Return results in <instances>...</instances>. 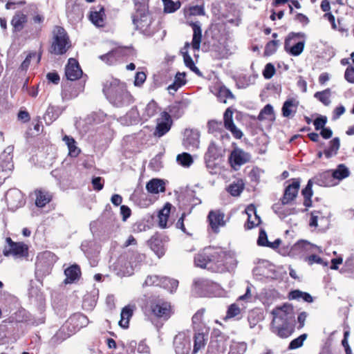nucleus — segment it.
Instances as JSON below:
<instances>
[{"label":"nucleus","mask_w":354,"mask_h":354,"mask_svg":"<svg viewBox=\"0 0 354 354\" xmlns=\"http://www.w3.org/2000/svg\"><path fill=\"white\" fill-rule=\"evenodd\" d=\"M212 257H209L207 270L216 273H224L234 270L236 266L234 255L219 247H211Z\"/></svg>","instance_id":"obj_1"},{"label":"nucleus","mask_w":354,"mask_h":354,"mask_svg":"<svg viewBox=\"0 0 354 354\" xmlns=\"http://www.w3.org/2000/svg\"><path fill=\"white\" fill-rule=\"evenodd\" d=\"M134 3L136 12L132 17L133 24L142 34L151 35L155 30L153 26V19L149 12L148 1L142 0L135 1Z\"/></svg>","instance_id":"obj_2"},{"label":"nucleus","mask_w":354,"mask_h":354,"mask_svg":"<svg viewBox=\"0 0 354 354\" xmlns=\"http://www.w3.org/2000/svg\"><path fill=\"white\" fill-rule=\"evenodd\" d=\"M103 93L107 100L116 106H122L126 99L131 96L125 83L118 79L106 81L104 84Z\"/></svg>","instance_id":"obj_3"},{"label":"nucleus","mask_w":354,"mask_h":354,"mask_svg":"<svg viewBox=\"0 0 354 354\" xmlns=\"http://www.w3.org/2000/svg\"><path fill=\"white\" fill-rule=\"evenodd\" d=\"M146 306L155 318L168 320L173 314L171 303L160 295H151L147 299Z\"/></svg>","instance_id":"obj_4"},{"label":"nucleus","mask_w":354,"mask_h":354,"mask_svg":"<svg viewBox=\"0 0 354 354\" xmlns=\"http://www.w3.org/2000/svg\"><path fill=\"white\" fill-rule=\"evenodd\" d=\"M89 320L88 317L81 313L72 315L66 322L61 326L57 333V337L66 339L80 329L86 326Z\"/></svg>","instance_id":"obj_5"},{"label":"nucleus","mask_w":354,"mask_h":354,"mask_svg":"<svg viewBox=\"0 0 354 354\" xmlns=\"http://www.w3.org/2000/svg\"><path fill=\"white\" fill-rule=\"evenodd\" d=\"M69 46V39L66 32L62 27L56 26L53 30L50 52L56 55H62L67 51Z\"/></svg>","instance_id":"obj_6"},{"label":"nucleus","mask_w":354,"mask_h":354,"mask_svg":"<svg viewBox=\"0 0 354 354\" xmlns=\"http://www.w3.org/2000/svg\"><path fill=\"white\" fill-rule=\"evenodd\" d=\"M6 245L3 249L5 257L24 258L28 256V246L24 242H15L10 237L6 239Z\"/></svg>","instance_id":"obj_7"},{"label":"nucleus","mask_w":354,"mask_h":354,"mask_svg":"<svg viewBox=\"0 0 354 354\" xmlns=\"http://www.w3.org/2000/svg\"><path fill=\"white\" fill-rule=\"evenodd\" d=\"M88 76L85 75L83 80L76 82H66L62 86L61 95L64 100H71L83 93Z\"/></svg>","instance_id":"obj_8"},{"label":"nucleus","mask_w":354,"mask_h":354,"mask_svg":"<svg viewBox=\"0 0 354 354\" xmlns=\"http://www.w3.org/2000/svg\"><path fill=\"white\" fill-rule=\"evenodd\" d=\"M274 315L272 322L279 320L281 322H295L294 307L286 303L283 306L276 307L272 312Z\"/></svg>","instance_id":"obj_9"},{"label":"nucleus","mask_w":354,"mask_h":354,"mask_svg":"<svg viewBox=\"0 0 354 354\" xmlns=\"http://www.w3.org/2000/svg\"><path fill=\"white\" fill-rule=\"evenodd\" d=\"M225 214L220 209L210 210L207 217L209 227L211 230L218 234L220 231V227L225 225Z\"/></svg>","instance_id":"obj_10"},{"label":"nucleus","mask_w":354,"mask_h":354,"mask_svg":"<svg viewBox=\"0 0 354 354\" xmlns=\"http://www.w3.org/2000/svg\"><path fill=\"white\" fill-rule=\"evenodd\" d=\"M295 322H272V332L281 338H288L295 332Z\"/></svg>","instance_id":"obj_11"},{"label":"nucleus","mask_w":354,"mask_h":354,"mask_svg":"<svg viewBox=\"0 0 354 354\" xmlns=\"http://www.w3.org/2000/svg\"><path fill=\"white\" fill-rule=\"evenodd\" d=\"M300 183L299 178L292 179V183L285 188L283 196L280 199L281 205H288L295 201L298 194Z\"/></svg>","instance_id":"obj_12"},{"label":"nucleus","mask_w":354,"mask_h":354,"mask_svg":"<svg viewBox=\"0 0 354 354\" xmlns=\"http://www.w3.org/2000/svg\"><path fill=\"white\" fill-rule=\"evenodd\" d=\"M223 125L236 139H241L243 137L242 131L238 129L233 122V111L230 107L227 108L224 112Z\"/></svg>","instance_id":"obj_13"},{"label":"nucleus","mask_w":354,"mask_h":354,"mask_svg":"<svg viewBox=\"0 0 354 354\" xmlns=\"http://www.w3.org/2000/svg\"><path fill=\"white\" fill-rule=\"evenodd\" d=\"M58 260L57 256L51 251L45 250L38 254L36 265L40 267L49 268L53 266Z\"/></svg>","instance_id":"obj_14"},{"label":"nucleus","mask_w":354,"mask_h":354,"mask_svg":"<svg viewBox=\"0 0 354 354\" xmlns=\"http://www.w3.org/2000/svg\"><path fill=\"white\" fill-rule=\"evenodd\" d=\"M211 247H205L195 254L194 265L196 266L207 270V264L209 263L207 261H209V257H212V255H214L211 253Z\"/></svg>","instance_id":"obj_15"},{"label":"nucleus","mask_w":354,"mask_h":354,"mask_svg":"<svg viewBox=\"0 0 354 354\" xmlns=\"http://www.w3.org/2000/svg\"><path fill=\"white\" fill-rule=\"evenodd\" d=\"M257 77L258 75L245 73L243 70L232 76L239 88H246L254 84Z\"/></svg>","instance_id":"obj_16"},{"label":"nucleus","mask_w":354,"mask_h":354,"mask_svg":"<svg viewBox=\"0 0 354 354\" xmlns=\"http://www.w3.org/2000/svg\"><path fill=\"white\" fill-rule=\"evenodd\" d=\"M6 200L11 209H17L23 205L21 194L17 189L8 190L6 194Z\"/></svg>","instance_id":"obj_17"},{"label":"nucleus","mask_w":354,"mask_h":354,"mask_svg":"<svg viewBox=\"0 0 354 354\" xmlns=\"http://www.w3.org/2000/svg\"><path fill=\"white\" fill-rule=\"evenodd\" d=\"M250 159L248 153L243 150L236 148L234 149L230 156L229 160L232 165H242L248 162Z\"/></svg>","instance_id":"obj_18"},{"label":"nucleus","mask_w":354,"mask_h":354,"mask_svg":"<svg viewBox=\"0 0 354 354\" xmlns=\"http://www.w3.org/2000/svg\"><path fill=\"white\" fill-rule=\"evenodd\" d=\"M148 244L150 248L156 253L159 257H162L165 253V248L162 238L155 234L151 237L148 241Z\"/></svg>","instance_id":"obj_19"},{"label":"nucleus","mask_w":354,"mask_h":354,"mask_svg":"<svg viewBox=\"0 0 354 354\" xmlns=\"http://www.w3.org/2000/svg\"><path fill=\"white\" fill-rule=\"evenodd\" d=\"M136 309L135 305H127L122 308L120 313V319L119 325L122 328H128L129 326V320L133 315V311Z\"/></svg>","instance_id":"obj_20"},{"label":"nucleus","mask_w":354,"mask_h":354,"mask_svg":"<svg viewBox=\"0 0 354 354\" xmlns=\"http://www.w3.org/2000/svg\"><path fill=\"white\" fill-rule=\"evenodd\" d=\"M293 249L301 252H322V248L305 240H299L293 245Z\"/></svg>","instance_id":"obj_21"},{"label":"nucleus","mask_w":354,"mask_h":354,"mask_svg":"<svg viewBox=\"0 0 354 354\" xmlns=\"http://www.w3.org/2000/svg\"><path fill=\"white\" fill-rule=\"evenodd\" d=\"M219 157L218 149L214 142H211L205 155V160L207 167H214V161Z\"/></svg>","instance_id":"obj_22"},{"label":"nucleus","mask_w":354,"mask_h":354,"mask_svg":"<svg viewBox=\"0 0 354 354\" xmlns=\"http://www.w3.org/2000/svg\"><path fill=\"white\" fill-rule=\"evenodd\" d=\"M64 274L66 275L64 283H72L80 277L81 270L78 265L74 264L67 268L64 270Z\"/></svg>","instance_id":"obj_23"},{"label":"nucleus","mask_w":354,"mask_h":354,"mask_svg":"<svg viewBox=\"0 0 354 354\" xmlns=\"http://www.w3.org/2000/svg\"><path fill=\"white\" fill-rule=\"evenodd\" d=\"M187 82L186 73L185 72H178L174 76V82L168 86L167 90L169 93H171V91L175 93L180 88L185 85Z\"/></svg>","instance_id":"obj_24"},{"label":"nucleus","mask_w":354,"mask_h":354,"mask_svg":"<svg viewBox=\"0 0 354 354\" xmlns=\"http://www.w3.org/2000/svg\"><path fill=\"white\" fill-rule=\"evenodd\" d=\"M340 148V139L338 137H335L329 141L328 145L324 149V156L329 159L338 153Z\"/></svg>","instance_id":"obj_25"},{"label":"nucleus","mask_w":354,"mask_h":354,"mask_svg":"<svg viewBox=\"0 0 354 354\" xmlns=\"http://www.w3.org/2000/svg\"><path fill=\"white\" fill-rule=\"evenodd\" d=\"M146 189L151 194H158L165 191V183L162 180L153 178L146 185Z\"/></svg>","instance_id":"obj_26"},{"label":"nucleus","mask_w":354,"mask_h":354,"mask_svg":"<svg viewBox=\"0 0 354 354\" xmlns=\"http://www.w3.org/2000/svg\"><path fill=\"white\" fill-rule=\"evenodd\" d=\"M298 106V102L295 99H288L284 102L281 111L282 115L285 118L293 116L296 113Z\"/></svg>","instance_id":"obj_27"},{"label":"nucleus","mask_w":354,"mask_h":354,"mask_svg":"<svg viewBox=\"0 0 354 354\" xmlns=\"http://www.w3.org/2000/svg\"><path fill=\"white\" fill-rule=\"evenodd\" d=\"M65 75L69 82H75L76 80H83L86 75L83 73L82 68H65Z\"/></svg>","instance_id":"obj_28"},{"label":"nucleus","mask_w":354,"mask_h":354,"mask_svg":"<svg viewBox=\"0 0 354 354\" xmlns=\"http://www.w3.org/2000/svg\"><path fill=\"white\" fill-rule=\"evenodd\" d=\"M63 141L68 147L69 156L76 158L80 155L81 150L77 147L76 141L72 136L65 135L63 137Z\"/></svg>","instance_id":"obj_29"},{"label":"nucleus","mask_w":354,"mask_h":354,"mask_svg":"<svg viewBox=\"0 0 354 354\" xmlns=\"http://www.w3.org/2000/svg\"><path fill=\"white\" fill-rule=\"evenodd\" d=\"M172 205L169 203H166L162 209L158 212V225L162 228H166L167 221L169 217L171 208Z\"/></svg>","instance_id":"obj_30"},{"label":"nucleus","mask_w":354,"mask_h":354,"mask_svg":"<svg viewBox=\"0 0 354 354\" xmlns=\"http://www.w3.org/2000/svg\"><path fill=\"white\" fill-rule=\"evenodd\" d=\"M313 182L312 179L308 180L306 186L301 190V194L304 196V205L306 207V211L308 207L312 206V196L313 192L312 189Z\"/></svg>","instance_id":"obj_31"},{"label":"nucleus","mask_w":354,"mask_h":354,"mask_svg":"<svg viewBox=\"0 0 354 354\" xmlns=\"http://www.w3.org/2000/svg\"><path fill=\"white\" fill-rule=\"evenodd\" d=\"M35 194L36 196L35 205L38 207H44L52 200L51 195L48 192L44 190H35Z\"/></svg>","instance_id":"obj_32"},{"label":"nucleus","mask_w":354,"mask_h":354,"mask_svg":"<svg viewBox=\"0 0 354 354\" xmlns=\"http://www.w3.org/2000/svg\"><path fill=\"white\" fill-rule=\"evenodd\" d=\"M27 22V17L22 12H17L13 16L11 25L12 26L14 30L16 32L21 31L24 27L25 24Z\"/></svg>","instance_id":"obj_33"},{"label":"nucleus","mask_w":354,"mask_h":354,"mask_svg":"<svg viewBox=\"0 0 354 354\" xmlns=\"http://www.w3.org/2000/svg\"><path fill=\"white\" fill-rule=\"evenodd\" d=\"M294 45L290 46V41L284 44V49L289 54L297 56L299 55L304 50L305 46V39H302L301 41L293 44Z\"/></svg>","instance_id":"obj_34"},{"label":"nucleus","mask_w":354,"mask_h":354,"mask_svg":"<svg viewBox=\"0 0 354 354\" xmlns=\"http://www.w3.org/2000/svg\"><path fill=\"white\" fill-rule=\"evenodd\" d=\"M288 298L290 300L302 299L303 301H304L307 303L313 302V297L309 293H308L306 292H302L300 290H291L288 293Z\"/></svg>","instance_id":"obj_35"},{"label":"nucleus","mask_w":354,"mask_h":354,"mask_svg":"<svg viewBox=\"0 0 354 354\" xmlns=\"http://www.w3.org/2000/svg\"><path fill=\"white\" fill-rule=\"evenodd\" d=\"M104 9L100 7L99 10L91 12L90 20L96 26L102 27L104 25Z\"/></svg>","instance_id":"obj_36"},{"label":"nucleus","mask_w":354,"mask_h":354,"mask_svg":"<svg viewBox=\"0 0 354 354\" xmlns=\"http://www.w3.org/2000/svg\"><path fill=\"white\" fill-rule=\"evenodd\" d=\"M207 340V335L201 332L195 333L194 337L193 353H196L202 348H204Z\"/></svg>","instance_id":"obj_37"},{"label":"nucleus","mask_w":354,"mask_h":354,"mask_svg":"<svg viewBox=\"0 0 354 354\" xmlns=\"http://www.w3.org/2000/svg\"><path fill=\"white\" fill-rule=\"evenodd\" d=\"M193 28V39L192 46L194 49L198 50L202 38V31L199 24L196 23L192 24Z\"/></svg>","instance_id":"obj_38"},{"label":"nucleus","mask_w":354,"mask_h":354,"mask_svg":"<svg viewBox=\"0 0 354 354\" xmlns=\"http://www.w3.org/2000/svg\"><path fill=\"white\" fill-rule=\"evenodd\" d=\"M258 120L263 121L265 120H274V109L271 104H266L260 111L258 117Z\"/></svg>","instance_id":"obj_39"},{"label":"nucleus","mask_w":354,"mask_h":354,"mask_svg":"<svg viewBox=\"0 0 354 354\" xmlns=\"http://www.w3.org/2000/svg\"><path fill=\"white\" fill-rule=\"evenodd\" d=\"M41 59V54L36 52H30L27 54L21 66H36Z\"/></svg>","instance_id":"obj_40"},{"label":"nucleus","mask_w":354,"mask_h":354,"mask_svg":"<svg viewBox=\"0 0 354 354\" xmlns=\"http://www.w3.org/2000/svg\"><path fill=\"white\" fill-rule=\"evenodd\" d=\"M248 210L253 211L254 213V218L257 221V222L252 221L251 219V215L248 214V218L245 223L244 224V227L246 230H251L254 228V227L259 225L261 223V218L260 216L257 214V211L255 209V207L254 205H251V207H248Z\"/></svg>","instance_id":"obj_41"},{"label":"nucleus","mask_w":354,"mask_h":354,"mask_svg":"<svg viewBox=\"0 0 354 354\" xmlns=\"http://www.w3.org/2000/svg\"><path fill=\"white\" fill-rule=\"evenodd\" d=\"M28 320V313L24 309H19L8 318L9 323H22Z\"/></svg>","instance_id":"obj_42"},{"label":"nucleus","mask_w":354,"mask_h":354,"mask_svg":"<svg viewBox=\"0 0 354 354\" xmlns=\"http://www.w3.org/2000/svg\"><path fill=\"white\" fill-rule=\"evenodd\" d=\"M314 97L324 105L328 106L330 103V89L326 88L322 91H317L314 94Z\"/></svg>","instance_id":"obj_43"},{"label":"nucleus","mask_w":354,"mask_h":354,"mask_svg":"<svg viewBox=\"0 0 354 354\" xmlns=\"http://www.w3.org/2000/svg\"><path fill=\"white\" fill-rule=\"evenodd\" d=\"M176 160L179 165L184 167H189L194 162L192 156L186 152L178 154L176 157Z\"/></svg>","instance_id":"obj_44"},{"label":"nucleus","mask_w":354,"mask_h":354,"mask_svg":"<svg viewBox=\"0 0 354 354\" xmlns=\"http://www.w3.org/2000/svg\"><path fill=\"white\" fill-rule=\"evenodd\" d=\"M349 171L348 168L344 165L340 164L337 166V168L333 171V177L334 178L342 180L349 176Z\"/></svg>","instance_id":"obj_45"},{"label":"nucleus","mask_w":354,"mask_h":354,"mask_svg":"<svg viewBox=\"0 0 354 354\" xmlns=\"http://www.w3.org/2000/svg\"><path fill=\"white\" fill-rule=\"evenodd\" d=\"M205 309L202 308L198 310L192 317V325L194 331L198 330L201 326L203 324V316Z\"/></svg>","instance_id":"obj_46"},{"label":"nucleus","mask_w":354,"mask_h":354,"mask_svg":"<svg viewBox=\"0 0 354 354\" xmlns=\"http://www.w3.org/2000/svg\"><path fill=\"white\" fill-rule=\"evenodd\" d=\"M243 189L244 184L241 180L230 184L227 188V191L233 196H239Z\"/></svg>","instance_id":"obj_47"},{"label":"nucleus","mask_w":354,"mask_h":354,"mask_svg":"<svg viewBox=\"0 0 354 354\" xmlns=\"http://www.w3.org/2000/svg\"><path fill=\"white\" fill-rule=\"evenodd\" d=\"M204 15L205 10L203 6H192L185 11V15L187 19L192 16H203Z\"/></svg>","instance_id":"obj_48"},{"label":"nucleus","mask_w":354,"mask_h":354,"mask_svg":"<svg viewBox=\"0 0 354 354\" xmlns=\"http://www.w3.org/2000/svg\"><path fill=\"white\" fill-rule=\"evenodd\" d=\"M122 50L121 48H117L113 50L110 51L106 55L100 56V59L102 60H106V64H113V60L116 59V58L121 55Z\"/></svg>","instance_id":"obj_49"},{"label":"nucleus","mask_w":354,"mask_h":354,"mask_svg":"<svg viewBox=\"0 0 354 354\" xmlns=\"http://www.w3.org/2000/svg\"><path fill=\"white\" fill-rule=\"evenodd\" d=\"M195 286L201 290H208L209 288L216 285V283L204 278H198L194 281Z\"/></svg>","instance_id":"obj_50"},{"label":"nucleus","mask_w":354,"mask_h":354,"mask_svg":"<svg viewBox=\"0 0 354 354\" xmlns=\"http://www.w3.org/2000/svg\"><path fill=\"white\" fill-rule=\"evenodd\" d=\"M160 283L163 285L164 288L169 289L171 292L176 290L178 286V280L169 277L160 278Z\"/></svg>","instance_id":"obj_51"},{"label":"nucleus","mask_w":354,"mask_h":354,"mask_svg":"<svg viewBox=\"0 0 354 354\" xmlns=\"http://www.w3.org/2000/svg\"><path fill=\"white\" fill-rule=\"evenodd\" d=\"M171 129V124L167 122H161L158 123L156 130L154 132V136L157 137H162L165 134H166Z\"/></svg>","instance_id":"obj_52"},{"label":"nucleus","mask_w":354,"mask_h":354,"mask_svg":"<svg viewBox=\"0 0 354 354\" xmlns=\"http://www.w3.org/2000/svg\"><path fill=\"white\" fill-rule=\"evenodd\" d=\"M305 37L306 35L303 32H290L286 38L284 44H287L289 41L290 46L294 45L293 44L301 41L300 39H305Z\"/></svg>","instance_id":"obj_53"},{"label":"nucleus","mask_w":354,"mask_h":354,"mask_svg":"<svg viewBox=\"0 0 354 354\" xmlns=\"http://www.w3.org/2000/svg\"><path fill=\"white\" fill-rule=\"evenodd\" d=\"M218 97L221 102L225 103L227 99L234 98V95L225 86H221L218 89Z\"/></svg>","instance_id":"obj_54"},{"label":"nucleus","mask_w":354,"mask_h":354,"mask_svg":"<svg viewBox=\"0 0 354 354\" xmlns=\"http://www.w3.org/2000/svg\"><path fill=\"white\" fill-rule=\"evenodd\" d=\"M307 337L308 335L306 333H304L299 335L298 337L292 339L289 344L288 349L293 350L300 348L302 346L304 342L306 340Z\"/></svg>","instance_id":"obj_55"},{"label":"nucleus","mask_w":354,"mask_h":354,"mask_svg":"<svg viewBox=\"0 0 354 354\" xmlns=\"http://www.w3.org/2000/svg\"><path fill=\"white\" fill-rule=\"evenodd\" d=\"M305 261L307 262L309 266H312L314 263H317L325 266L328 265L327 262H324V261L320 257L315 254H311L307 256L305 258Z\"/></svg>","instance_id":"obj_56"},{"label":"nucleus","mask_w":354,"mask_h":354,"mask_svg":"<svg viewBox=\"0 0 354 354\" xmlns=\"http://www.w3.org/2000/svg\"><path fill=\"white\" fill-rule=\"evenodd\" d=\"M175 351L177 354H188L190 349L189 344L178 342L176 339L174 341Z\"/></svg>","instance_id":"obj_57"},{"label":"nucleus","mask_w":354,"mask_h":354,"mask_svg":"<svg viewBox=\"0 0 354 354\" xmlns=\"http://www.w3.org/2000/svg\"><path fill=\"white\" fill-rule=\"evenodd\" d=\"M241 313V309L236 304H231L227 310L225 319L235 317Z\"/></svg>","instance_id":"obj_58"},{"label":"nucleus","mask_w":354,"mask_h":354,"mask_svg":"<svg viewBox=\"0 0 354 354\" xmlns=\"http://www.w3.org/2000/svg\"><path fill=\"white\" fill-rule=\"evenodd\" d=\"M180 7V3L179 1L174 2L170 0L164 5V11L167 13H171L176 11Z\"/></svg>","instance_id":"obj_59"},{"label":"nucleus","mask_w":354,"mask_h":354,"mask_svg":"<svg viewBox=\"0 0 354 354\" xmlns=\"http://www.w3.org/2000/svg\"><path fill=\"white\" fill-rule=\"evenodd\" d=\"M349 335H350V330H349L348 326H347L346 327V329L344 330V338L342 341V345L343 346V347L345 349L346 354H352L351 348L348 342V338L349 337Z\"/></svg>","instance_id":"obj_60"},{"label":"nucleus","mask_w":354,"mask_h":354,"mask_svg":"<svg viewBox=\"0 0 354 354\" xmlns=\"http://www.w3.org/2000/svg\"><path fill=\"white\" fill-rule=\"evenodd\" d=\"M145 259V254H140L138 252H132L129 257L130 263L133 264L135 266H136L138 263L142 262Z\"/></svg>","instance_id":"obj_61"},{"label":"nucleus","mask_w":354,"mask_h":354,"mask_svg":"<svg viewBox=\"0 0 354 354\" xmlns=\"http://www.w3.org/2000/svg\"><path fill=\"white\" fill-rule=\"evenodd\" d=\"M279 45V41L272 40L269 41L265 48L264 54L266 55H270L273 54L277 49Z\"/></svg>","instance_id":"obj_62"},{"label":"nucleus","mask_w":354,"mask_h":354,"mask_svg":"<svg viewBox=\"0 0 354 354\" xmlns=\"http://www.w3.org/2000/svg\"><path fill=\"white\" fill-rule=\"evenodd\" d=\"M324 218L322 216V213L320 210H314L310 213V219L309 222V225L310 227H317L318 226V218Z\"/></svg>","instance_id":"obj_63"},{"label":"nucleus","mask_w":354,"mask_h":354,"mask_svg":"<svg viewBox=\"0 0 354 354\" xmlns=\"http://www.w3.org/2000/svg\"><path fill=\"white\" fill-rule=\"evenodd\" d=\"M208 127L211 133L221 132L223 124L221 121L211 120L208 122Z\"/></svg>","instance_id":"obj_64"}]
</instances>
